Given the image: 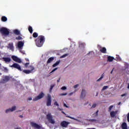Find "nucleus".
Masks as SVG:
<instances>
[{
	"mask_svg": "<svg viewBox=\"0 0 129 129\" xmlns=\"http://www.w3.org/2000/svg\"><path fill=\"white\" fill-rule=\"evenodd\" d=\"M45 36L43 35L39 36L35 40V44L37 47H42L45 43Z\"/></svg>",
	"mask_w": 129,
	"mask_h": 129,
	"instance_id": "1",
	"label": "nucleus"
},
{
	"mask_svg": "<svg viewBox=\"0 0 129 129\" xmlns=\"http://www.w3.org/2000/svg\"><path fill=\"white\" fill-rule=\"evenodd\" d=\"M46 118L50 123H51L52 124H54V123H55V120L53 119V116H52L51 113H48L46 115Z\"/></svg>",
	"mask_w": 129,
	"mask_h": 129,
	"instance_id": "2",
	"label": "nucleus"
},
{
	"mask_svg": "<svg viewBox=\"0 0 129 129\" xmlns=\"http://www.w3.org/2000/svg\"><path fill=\"white\" fill-rule=\"evenodd\" d=\"M0 32L2 35H5L6 36L10 34V31H9V30L5 27L1 28L0 29Z\"/></svg>",
	"mask_w": 129,
	"mask_h": 129,
	"instance_id": "3",
	"label": "nucleus"
},
{
	"mask_svg": "<svg viewBox=\"0 0 129 129\" xmlns=\"http://www.w3.org/2000/svg\"><path fill=\"white\" fill-rule=\"evenodd\" d=\"M44 96H45V94L43 92H41L37 96L33 98V101H37V100L43 98Z\"/></svg>",
	"mask_w": 129,
	"mask_h": 129,
	"instance_id": "4",
	"label": "nucleus"
},
{
	"mask_svg": "<svg viewBox=\"0 0 129 129\" xmlns=\"http://www.w3.org/2000/svg\"><path fill=\"white\" fill-rule=\"evenodd\" d=\"M10 67H11V68H16V69H17L19 71H22L21 66L17 63H14L12 66H10Z\"/></svg>",
	"mask_w": 129,
	"mask_h": 129,
	"instance_id": "5",
	"label": "nucleus"
},
{
	"mask_svg": "<svg viewBox=\"0 0 129 129\" xmlns=\"http://www.w3.org/2000/svg\"><path fill=\"white\" fill-rule=\"evenodd\" d=\"M51 104H52V97L50 94H48L46 100V105L47 106H50Z\"/></svg>",
	"mask_w": 129,
	"mask_h": 129,
	"instance_id": "6",
	"label": "nucleus"
},
{
	"mask_svg": "<svg viewBox=\"0 0 129 129\" xmlns=\"http://www.w3.org/2000/svg\"><path fill=\"white\" fill-rule=\"evenodd\" d=\"M12 58L13 59V60L14 61H15V62H17L18 63H22V60H21V59L19 58L17 56H15V55H13L12 56Z\"/></svg>",
	"mask_w": 129,
	"mask_h": 129,
	"instance_id": "7",
	"label": "nucleus"
},
{
	"mask_svg": "<svg viewBox=\"0 0 129 129\" xmlns=\"http://www.w3.org/2000/svg\"><path fill=\"white\" fill-rule=\"evenodd\" d=\"M68 124H69V122L66 121H62L60 123V125L62 126V127H67Z\"/></svg>",
	"mask_w": 129,
	"mask_h": 129,
	"instance_id": "8",
	"label": "nucleus"
},
{
	"mask_svg": "<svg viewBox=\"0 0 129 129\" xmlns=\"http://www.w3.org/2000/svg\"><path fill=\"white\" fill-rule=\"evenodd\" d=\"M31 125L32 127H34L35 128L40 129L41 128V126L38 125L36 123L31 122Z\"/></svg>",
	"mask_w": 129,
	"mask_h": 129,
	"instance_id": "9",
	"label": "nucleus"
},
{
	"mask_svg": "<svg viewBox=\"0 0 129 129\" xmlns=\"http://www.w3.org/2000/svg\"><path fill=\"white\" fill-rule=\"evenodd\" d=\"M86 94V92L85 91V90L83 89L82 90L81 94V98H84L85 97Z\"/></svg>",
	"mask_w": 129,
	"mask_h": 129,
	"instance_id": "10",
	"label": "nucleus"
},
{
	"mask_svg": "<svg viewBox=\"0 0 129 129\" xmlns=\"http://www.w3.org/2000/svg\"><path fill=\"white\" fill-rule=\"evenodd\" d=\"M16 106H14L12 107V108L7 109L6 110V113H8V112H10V111H14V110H16Z\"/></svg>",
	"mask_w": 129,
	"mask_h": 129,
	"instance_id": "11",
	"label": "nucleus"
},
{
	"mask_svg": "<svg viewBox=\"0 0 129 129\" xmlns=\"http://www.w3.org/2000/svg\"><path fill=\"white\" fill-rule=\"evenodd\" d=\"M24 46V42H23V41H19L18 43V47L19 49H21V48H23V47Z\"/></svg>",
	"mask_w": 129,
	"mask_h": 129,
	"instance_id": "12",
	"label": "nucleus"
},
{
	"mask_svg": "<svg viewBox=\"0 0 129 129\" xmlns=\"http://www.w3.org/2000/svg\"><path fill=\"white\" fill-rule=\"evenodd\" d=\"M54 59H55L54 57H50L47 61V64H50L52 61H54Z\"/></svg>",
	"mask_w": 129,
	"mask_h": 129,
	"instance_id": "13",
	"label": "nucleus"
},
{
	"mask_svg": "<svg viewBox=\"0 0 129 129\" xmlns=\"http://www.w3.org/2000/svg\"><path fill=\"white\" fill-rule=\"evenodd\" d=\"M121 128L122 129H127V125L126 124V123L123 122L121 125Z\"/></svg>",
	"mask_w": 129,
	"mask_h": 129,
	"instance_id": "14",
	"label": "nucleus"
},
{
	"mask_svg": "<svg viewBox=\"0 0 129 129\" xmlns=\"http://www.w3.org/2000/svg\"><path fill=\"white\" fill-rule=\"evenodd\" d=\"M2 59L5 62H11V58L10 57H3Z\"/></svg>",
	"mask_w": 129,
	"mask_h": 129,
	"instance_id": "15",
	"label": "nucleus"
},
{
	"mask_svg": "<svg viewBox=\"0 0 129 129\" xmlns=\"http://www.w3.org/2000/svg\"><path fill=\"white\" fill-rule=\"evenodd\" d=\"M22 72L25 74H30V73H32V71L24 70L22 71Z\"/></svg>",
	"mask_w": 129,
	"mask_h": 129,
	"instance_id": "16",
	"label": "nucleus"
},
{
	"mask_svg": "<svg viewBox=\"0 0 129 129\" xmlns=\"http://www.w3.org/2000/svg\"><path fill=\"white\" fill-rule=\"evenodd\" d=\"M100 52L101 53H103V54H105L106 53V48L105 47H102L100 50Z\"/></svg>",
	"mask_w": 129,
	"mask_h": 129,
	"instance_id": "17",
	"label": "nucleus"
},
{
	"mask_svg": "<svg viewBox=\"0 0 129 129\" xmlns=\"http://www.w3.org/2000/svg\"><path fill=\"white\" fill-rule=\"evenodd\" d=\"M117 112L116 111H112L110 112V116L111 117H114L116 115Z\"/></svg>",
	"mask_w": 129,
	"mask_h": 129,
	"instance_id": "18",
	"label": "nucleus"
},
{
	"mask_svg": "<svg viewBox=\"0 0 129 129\" xmlns=\"http://www.w3.org/2000/svg\"><path fill=\"white\" fill-rule=\"evenodd\" d=\"M8 46L10 50H14V44H13V43H9L8 44Z\"/></svg>",
	"mask_w": 129,
	"mask_h": 129,
	"instance_id": "19",
	"label": "nucleus"
},
{
	"mask_svg": "<svg viewBox=\"0 0 129 129\" xmlns=\"http://www.w3.org/2000/svg\"><path fill=\"white\" fill-rule=\"evenodd\" d=\"M60 62H61V60H60L57 61L54 64L52 65V67L54 68V67H56V66H58V64H60Z\"/></svg>",
	"mask_w": 129,
	"mask_h": 129,
	"instance_id": "20",
	"label": "nucleus"
},
{
	"mask_svg": "<svg viewBox=\"0 0 129 129\" xmlns=\"http://www.w3.org/2000/svg\"><path fill=\"white\" fill-rule=\"evenodd\" d=\"M60 62H61V60H60L57 61L54 64L52 65V67L54 68V67H56V66H58V64H60Z\"/></svg>",
	"mask_w": 129,
	"mask_h": 129,
	"instance_id": "21",
	"label": "nucleus"
},
{
	"mask_svg": "<svg viewBox=\"0 0 129 129\" xmlns=\"http://www.w3.org/2000/svg\"><path fill=\"white\" fill-rule=\"evenodd\" d=\"M114 59V57H113V56L108 57V61H109V62H112Z\"/></svg>",
	"mask_w": 129,
	"mask_h": 129,
	"instance_id": "22",
	"label": "nucleus"
},
{
	"mask_svg": "<svg viewBox=\"0 0 129 129\" xmlns=\"http://www.w3.org/2000/svg\"><path fill=\"white\" fill-rule=\"evenodd\" d=\"M99 110H97L96 112L93 113L92 114V117H96V116H98V112H99Z\"/></svg>",
	"mask_w": 129,
	"mask_h": 129,
	"instance_id": "23",
	"label": "nucleus"
},
{
	"mask_svg": "<svg viewBox=\"0 0 129 129\" xmlns=\"http://www.w3.org/2000/svg\"><path fill=\"white\" fill-rule=\"evenodd\" d=\"M13 32L15 35H20L21 34V32L18 29L14 30Z\"/></svg>",
	"mask_w": 129,
	"mask_h": 129,
	"instance_id": "24",
	"label": "nucleus"
},
{
	"mask_svg": "<svg viewBox=\"0 0 129 129\" xmlns=\"http://www.w3.org/2000/svg\"><path fill=\"white\" fill-rule=\"evenodd\" d=\"M54 87H55V84H52L50 85V88L49 89V93H52V90H53V88H54Z\"/></svg>",
	"mask_w": 129,
	"mask_h": 129,
	"instance_id": "25",
	"label": "nucleus"
},
{
	"mask_svg": "<svg viewBox=\"0 0 129 129\" xmlns=\"http://www.w3.org/2000/svg\"><path fill=\"white\" fill-rule=\"evenodd\" d=\"M1 20L2 22H7L8 21V18L6 16H2Z\"/></svg>",
	"mask_w": 129,
	"mask_h": 129,
	"instance_id": "26",
	"label": "nucleus"
},
{
	"mask_svg": "<svg viewBox=\"0 0 129 129\" xmlns=\"http://www.w3.org/2000/svg\"><path fill=\"white\" fill-rule=\"evenodd\" d=\"M3 80L5 82H8L10 80V77L9 76H6Z\"/></svg>",
	"mask_w": 129,
	"mask_h": 129,
	"instance_id": "27",
	"label": "nucleus"
},
{
	"mask_svg": "<svg viewBox=\"0 0 129 129\" xmlns=\"http://www.w3.org/2000/svg\"><path fill=\"white\" fill-rule=\"evenodd\" d=\"M28 31L30 33V34H33V28L32 27V26H29Z\"/></svg>",
	"mask_w": 129,
	"mask_h": 129,
	"instance_id": "28",
	"label": "nucleus"
},
{
	"mask_svg": "<svg viewBox=\"0 0 129 129\" xmlns=\"http://www.w3.org/2000/svg\"><path fill=\"white\" fill-rule=\"evenodd\" d=\"M33 38H37L38 37V33L37 32H34L33 34Z\"/></svg>",
	"mask_w": 129,
	"mask_h": 129,
	"instance_id": "29",
	"label": "nucleus"
},
{
	"mask_svg": "<svg viewBox=\"0 0 129 129\" xmlns=\"http://www.w3.org/2000/svg\"><path fill=\"white\" fill-rule=\"evenodd\" d=\"M30 68L31 69V70H30V71H31V73L33 72V71H34V70H35V68H34V67L30 66Z\"/></svg>",
	"mask_w": 129,
	"mask_h": 129,
	"instance_id": "30",
	"label": "nucleus"
},
{
	"mask_svg": "<svg viewBox=\"0 0 129 129\" xmlns=\"http://www.w3.org/2000/svg\"><path fill=\"white\" fill-rule=\"evenodd\" d=\"M107 88H108V86H104L102 89V91H103V90H105V89H107Z\"/></svg>",
	"mask_w": 129,
	"mask_h": 129,
	"instance_id": "31",
	"label": "nucleus"
},
{
	"mask_svg": "<svg viewBox=\"0 0 129 129\" xmlns=\"http://www.w3.org/2000/svg\"><path fill=\"white\" fill-rule=\"evenodd\" d=\"M67 117H68L69 118H71V119H74V120H76V119H75V118L70 116L69 115L67 116Z\"/></svg>",
	"mask_w": 129,
	"mask_h": 129,
	"instance_id": "32",
	"label": "nucleus"
},
{
	"mask_svg": "<svg viewBox=\"0 0 129 129\" xmlns=\"http://www.w3.org/2000/svg\"><path fill=\"white\" fill-rule=\"evenodd\" d=\"M67 56H68V54H63V55H62L61 57H60V58H65V57H67Z\"/></svg>",
	"mask_w": 129,
	"mask_h": 129,
	"instance_id": "33",
	"label": "nucleus"
},
{
	"mask_svg": "<svg viewBox=\"0 0 129 129\" xmlns=\"http://www.w3.org/2000/svg\"><path fill=\"white\" fill-rule=\"evenodd\" d=\"M22 38L21 36H18L17 37H16V40H22Z\"/></svg>",
	"mask_w": 129,
	"mask_h": 129,
	"instance_id": "34",
	"label": "nucleus"
},
{
	"mask_svg": "<svg viewBox=\"0 0 129 129\" xmlns=\"http://www.w3.org/2000/svg\"><path fill=\"white\" fill-rule=\"evenodd\" d=\"M28 65H30V63L29 62H27L26 63H25L24 66H25L26 68H28Z\"/></svg>",
	"mask_w": 129,
	"mask_h": 129,
	"instance_id": "35",
	"label": "nucleus"
},
{
	"mask_svg": "<svg viewBox=\"0 0 129 129\" xmlns=\"http://www.w3.org/2000/svg\"><path fill=\"white\" fill-rule=\"evenodd\" d=\"M102 78H103V75H102L101 77L99 79H98L97 80V81H100V80H101V79H102Z\"/></svg>",
	"mask_w": 129,
	"mask_h": 129,
	"instance_id": "36",
	"label": "nucleus"
},
{
	"mask_svg": "<svg viewBox=\"0 0 129 129\" xmlns=\"http://www.w3.org/2000/svg\"><path fill=\"white\" fill-rule=\"evenodd\" d=\"M113 107V105H111L109 107V111H110L111 110V109H112Z\"/></svg>",
	"mask_w": 129,
	"mask_h": 129,
	"instance_id": "37",
	"label": "nucleus"
},
{
	"mask_svg": "<svg viewBox=\"0 0 129 129\" xmlns=\"http://www.w3.org/2000/svg\"><path fill=\"white\" fill-rule=\"evenodd\" d=\"M96 104H94L91 107V108H95L96 107Z\"/></svg>",
	"mask_w": 129,
	"mask_h": 129,
	"instance_id": "38",
	"label": "nucleus"
},
{
	"mask_svg": "<svg viewBox=\"0 0 129 129\" xmlns=\"http://www.w3.org/2000/svg\"><path fill=\"white\" fill-rule=\"evenodd\" d=\"M127 95V93H125L124 94H123L121 95V97H123V96H126Z\"/></svg>",
	"mask_w": 129,
	"mask_h": 129,
	"instance_id": "39",
	"label": "nucleus"
},
{
	"mask_svg": "<svg viewBox=\"0 0 129 129\" xmlns=\"http://www.w3.org/2000/svg\"><path fill=\"white\" fill-rule=\"evenodd\" d=\"M54 105H56V106H59V104H58V102H57L56 101H55L54 103Z\"/></svg>",
	"mask_w": 129,
	"mask_h": 129,
	"instance_id": "40",
	"label": "nucleus"
},
{
	"mask_svg": "<svg viewBox=\"0 0 129 129\" xmlns=\"http://www.w3.org/2000/svg\"><path fill=\"white\" fill-rule=\"evenodd\" d=\"M67 88H66V87L63 86V87H62L61 88V89L62 90H65L66 89H67Z\"/></svg>",
	"mask_w": 129,
	"mask_h": 129,
	"instance_id": "41",
	"label": "nucleus"
},
{
	"mask_svg": "<svg viewBox=\"0 0 129 129\" xmlns=\"http://www.w3.org/2000/svg\"><path fill=\"white\" fill-rule=\"evenodd\" d=\"M67 94V93H62V94H60V95H61V96H65Z\"/></svg>",
	"mask_w": 129,
	"mask_h": 129,
	"instance_id": "42",
	"label": "nucleus"
},
{
	"mask_svg": "<svg viewBox=\"0 0 129 129\" xmlns=\"http://www.w3.org/2000/svg\"><path fill=\"white\" fill-rule=\"evenodd\" d=\"M78 86H79V85L77 84L74 86V88L76 89L77 88V87H78Z\"/></svg>",
	"mask_w": 129,
	"mask_h": 129,
	"instance_id": "43",
	"label": "nucleus"
},
{
	"mask_svg": "<svg viewBox=\"0 0 129 129\" xmlns=\"http://www.w3.org/2000/svg\"><path fill=\"white\" fill-rule=\"evenodd\" d=\"M57 69H58L57 68L54 69L53 70H52V72H54V71H56V70H57Z\"/></svg>",
	"mask_w": 129,
	"mask_h": 129,
	"instance_id": "44",
	"label": "nucleus"
},
{
	"mask_svg": "<svg viewBox=\"0 0 129 129\" xmlns=\"http://www.w3.org/2000/svg\"><path fill=\"white\" fill-rule=\"evenodd\" d=\"M4 70H5V71H6L7 72H8V68H4Z\"/></svg>",
	"mask_w": 129,
	"mask_h": 129,
	"instance_id": "45",
	"label": "nucleus"
},
{
	"mask_svg": "<svg viewBox=\"0 0 129 129\" xmlns=\"http://www.w3.org/2000/svg\"><path fill=\"white\" fill-rule=\"evenodd\" d=\"M61 79V78H59L57 80V83L60 82V80Z\"/></svg>",
	"mask_w": 129,
	"mask_h": 129,
	"instance_id": "46",
	"label": "nucleus"
},
{
	"mask_svg": "<svg viewBox=\"0 0 129 129\" xmlns=\"http://www.w3.org/2000/svg\"><path fill=\"white\" fill-rule=\"evenodd\" d=\"M91 121H96V119H91Z\"/></svg>",
	"mask_w": 129,
	"mask_h": 129,
	"instance_id": "47",
	"label": "nucleus"
},
{
	"mask_svg": "<svg viewBox=\"0 0 129 129\" xmlns=\"http://www.w3.org/2000/svg\"><path fill=\"white\" fill-rule=\"evenodd\" d=\"M26 61L29 62V58H25Z\"/></svg>",
	"mask_w": 129,
	"mask_h": 129,
	"instance_id": "48",
	"label": "nucleus"
},
{
	"mask_svg": "<svg viewBox=\"0 0 129 129\" xmlns=\"http://www.w3.org/2000/svg\"><path fill=\"white\" fill-rule=\"evenodd\" d=\"M28 100H32V97H29V98H28Z\"/></svg>",
	"mask_w": 129,
	"mask_h": 129,
	"instance_id": "49",
	"label": "nucleus"
},
{
	"mask_svg": "<svg viewBox=\"0 0 129 129\" xmlns=\"http://www.w3.org/2000/svg\"><path fill=\"white\" fill-rule=\"evenodd\" d=\"M19 117H21V118H23V115H19Z\"/></svg>",
	"mask_w": 129,
	"mask_h": 129,
	"instance_id": "50",
	"label": "nucleus"
},
{
	"mask_svg": "<svg viewBox=\"0 0 129 129\" xmlns=\"http://www.w3.org/2000/svg\"><path fill=\"white\" fill-rule=\"evenodd\" d=\"M112 72H113V70H112L111 71V72H110L111 74H112Z\"/></svg>",
	"mask_w": 129,
	"mask_h": 129,
	"instance_id": "51",
	"label": "nucleus"
},
{
	"mask_svg": "<svg viewBox=\"0 0 129 129\" xmlns=\"http://www.w3.org/2000/svg\"><path fill=\"white\" fill-rule=\"evenodd\" d=\"M64 106H66V107H67V105H66V104H64Z\"/></svg>",
	"mask_w": 129,
	"mask_h": 129,
	"instance_id": "52",
	"label": "nucleus"
},
{
	"mask_svg": "<svg viewBox=\"0 0 129 129\" xmlns=\"http://www.w3.org/2000/svg\"><path fill=\"white\" fill-rule=\"evenodd\" d=\"M62 113H63V114H66L64 111H61Z\"/></svg>",
	"mask_w": 129,
	"mask_h": 129,
	"instance_id": "53",
	"label": "nucleus"
},
{
	"mask_svg": "<svg viewBox=\"0 0 129 129\" xmlns=\"http://www.w3.org/2000/svg\"><path fill=\"white\" fill-rule=\"evenodd\" d=\"M127 88L129 89V84H127Z\"/></svg>",
	"mask_w": 129,
	"mask_h": 129,
	"instance_id": "54",
	"label": "nucleus"
},
{
	"mask_svg": "<svg viewBox=\"0 0 129 129\" xmlns=\"http://www.w3.org/2000/svg\"><path fill=\"white\" fill-rule=\"evenodd\" d=\"M120 103H121V102H119L118 104V105H119V104H120Z\"/></svg>",
	"mask_w": 129,
	"mask_h": 129,
	"instance_id": "55",
	"label": "nucleus"
},
{
	"mask_svg": "<svg viewBox=\"0 0 129 129\" xmlns=\"http://www.w3.org/2000/svg\"><path fill=\"white\" fill-rule=\"evenodd\" d=\"M30 39H33V37H30Z\"/></svg>",
	"mask_w": 129,
	"mask_h": 129,
	"instance_id": "56",
	"label": "nucleus"
},
{
	"mask_svg": "<svg viewBox=\"0 0 129 129\" xmlns=\"http://www.w3.org/2000/svg\"><path fill=\"white\" fill-rule=\"evenodd\" d=\"M98 93H97V95H96V96H97V95H98Z\"/></svg>",
	"mask_w": 129,
	"mask_h": 129,
	"instance_id": "57",
	"label": "nucleus"
},
{
	"mask_svg": "<svg viewBox=\"0 0 129 129\" xmlns=\"http://www.w3.org/2000/svg\"><path fill=\"white\" fill-rule=\"evenodd\" d=\"M59 110H61V109H59Z\"/></svg>",
	"mask_w": 129,
	"mask_h": 129,
	"instance_id": "58",
	"label": "nucleus"
}]
</instances>
